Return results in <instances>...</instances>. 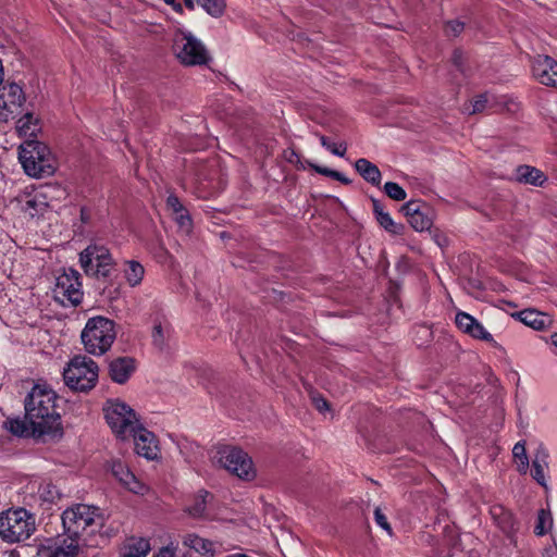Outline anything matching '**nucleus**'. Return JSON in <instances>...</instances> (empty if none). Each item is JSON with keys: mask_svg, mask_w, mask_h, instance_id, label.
Instances as JSON below:
<instances>
[{"mask_svg": "<svg viewBox=\"0 0 557 557\" xmlns=\"http://www.w3.org/2000/svg\"><path fill=\"white\" fill-rule=\"evenodd\" d=\"M313 404L320 412L329 410V404L323 397H313Z\"/></svg>", "mask_w": 557, "mask_h": 557, "instance_id": "obj_47", "label": "nucleus"}, {"mask_svg": "<svg viewBox=\"0 0 557 557\" xmlns=\"http://www.w3.org/2000/svg\"><path fill=\"white\" fill-rule=\"evenodd\" d=\"M532 74L536 81L557 88V62L548 55H537L532 63Z\"/></svg>", "mask_w": 557, "mask_h": 557, "instance_id": "obj_19", "label": "nucleus"}, {"mask_svg": "<svg viewBox=\"0 0 557 557\" xmlns=\"http://www.w3.org/2000/svg\"><path fill=\"white\" fill-rule=\"evenodd\" d=\"M166 206L171 210L172 214L182 213L185 210L184 206L175 195H170L166 199Z\"/></svg>", "mask_w": 557, "mask_h": 557, "instance_id": "obj_45", "label": "nucleus"}, {"mask_svg": "<svg viewBox=\"0 0 557 557\" xmlns=\"http://www.w3.org/2000/svg\"><path fill=\"white\" fill-rule=\"evenodd\" d=\"M377 223L392 234H400L403 226L394 222L388 212H379Z\"/></svg>", "mask_w": 557, "mask_h": 557, "instance_id": "obj_38", "label": "nucleus"}, {"mask_svg": "<svg viewBox=\"0 0 557 557\" xmlns=\"http://www.w3.org/2000/svg\"><path fill=\"white\" fill-rule=\"evenodd\" d=\"M24 310L17 300H12L8 293L0 290V319L10 326L22 322Z\"/></svg>", "mask_w": 557, "mask_h": 557, "instance_id": "obj_20", "label": "nucleus"}, {"mask_svg": "<svg viewBox=\"0 0 557 557\" xmlns=\"http://www.w3.org/2000/svg\"><path fill=\"white\" fill-rule=\"evenodd\" d=\"M63 377L70 388L79 392L89 391L97 383L98 366L86 356H75L64 369Z\"/></svg>", "mask_w": 557, "mask_h": 557, "instance_id": "obj_8", "label": "nucleus"}, {"mask_svg": "<svg viewBox=\"0 0 557 557\" xmlns=\"http://www.w3.org/2000/svg\"><path fill=\"white\" fill-rule=\"evenodd\" d=\"M320 143L321 145L327 149L330 152H332L335 156L344 157L347 150V147L344 143H334L326 136H320Z\"/></svg>", "mask_w": 557, "mask_h": 557, "instance_id": "obj_40", "label": "nucleus"}, {"mask_svg": "<svg viewBox=\"0 0 557 557\" xmlns=\"http://www.w3.org/2000/svg\"><path fill=\"white\" fill-rule=\"evenodd\" d=\"M210 458L213 465L224 468L242 480L250 481L256 476L251 458L240 448L220 445L211 450Z\"/></svg>", "mask_w": 557, "mask_h": 557, "instance_id": "obj_6", "label": "nucleus"}, {"mask_svg": "<svg viewBox=\"0 0 557 557\" xmlns=\"http://www.w3.org/2000/svg\"><path fill=\"white\" fill-rule=\"evenodd\" d=\"M111 472L127 491L138 495H144L148 492V486L140 482L124 462L120 460L112 461Z\"/></svg>", "mask_w": 557, "mask_h": 557, "instance_id": "obj_18", "label": "nucleus"}, {"mask_svg": "<svg viewBox=\"0 0 557 557\" xmlns=\"http://www.w3.org/2000/svg\"><path fill=\"white\" fill-rule=\"evenodd\" d=\"M79 263L86 274L107 276L113 265V259L107 247L91 244L79 253Z\"/></svg>", "mask_w": 557, "mask_h": 557, "instance_id": "obj_10", "label": "nucleus"}, {"mask_svg": "<svg viewBox=\"0 0 557 557\" xmlns=\"http://www.w3.org/2000/svg\"><path fill=\"white\" fill-rule=\"evenodd\" d=\"M38 498L46 504H54L60 497L59 488L50 481H44L37 491Z\"/></svg>", "mask_w": 557, "mask_h": 557, "instance_id": "obj_33", "label": "nucleus"}, {"mask_svg": "<svg viewBox=\"0 0 557 557\" xmlns=\"http://www.w3.org/2000/svg\"><path fill=\"white\" fill-rule=\"evenodd\" d=\"M169 332L168 323L156 321L152 330V341L154 346L162 348L165 345Z\"/></svg>", "mask_w": 557, "mask_h": 557, "instance_id": "obj_36", "label": "nucleus"}, {"mask_svg": "<svg viewBox=\"0 0 557 557\" xmlns=\"http://www.w3.org/2000/svg\"><path fill=\"white\" fill-rule=\"evenodd\" d=\"M177 553V544L171 542L166 546L161 547L152 557H175Z\"/></svg>", "mask_w": 557, "mask_h": 557, "instance_id": "obj_44", "label": "nucleus"}, {"mask_svg": "<svg viewBox=\"0 0 557 557\" xmlns=\"http://www.w3.org/2000/svg\"><path fill=\"white\" fill-rule=\"evenodd\" d=\"M457 327L470 337L490 343L495 348L502 346L494 339L493 335L474 317L465 312L457 311L455 317Z\"/></svg>", "mask_w": 557, "mask_h": 557, "instance_id": "obj_15", "label": "nucleus"}, {"mask_svg": "<svg viewBox=\"0 0 557 557\" xmlns=\"http://www.w3.org/2000/svg\"><path fill=\"white\" fill-rule=\"evenodd\" d=\"M550 339H552V344H553L555 347H557V333L553 334V335H552V337H550Z\"/></svg>", "mask_w": 557, "mask_h": 557, "instance_id": "obj_53", "label": "nucleus"}, {"mask_svg": "<svg viewBox=\"0 0 557 557\" xmlns=\"http://www.w3.org/2000/svg\"><path fill=\"white\" fill-rule=\"evenodd\" d=\"M374 521L375 523L382 528L389 536H393V529L387 521L386 515L383 512V510L380 507H376L374 509Z\"/></svg>", "mask_w": 557, "mask_h": 557, "instance_id": "obj_41", "label": "nucleus"}, {"mask_svg": "<svg viewBox=\"0 0 557 557\" xmlns=\"http://www.w3.org/2000/svg\"><path fill=\"white\" fill-rule=\"evenodd\" d=\"M106 521L104 513L99 507L76 504L62 513V524L66 535H91L100 531Z\"/></svg>", "mask_w": 557, "mask_h": 557, "instance_id": "obj_2", "label": "nucleus"}, {"mask_svg": "<svg viewBox=\"0 0 557 557\" xmlns=\"http://www.w3.org/2000/svg\"><path fill=\"white\" fill-rule=\"evenodd\" d=\"M4 429L17 437H40L46 433H39L36 425L25 416L24 418H8L3 423Z\"/></svg>", "mask_w": 557, "mask_h": 557, "instance_id": "obj_22", "label": "nucleus"}, {"mask_svg": "<svg viewBox=\"0 0 557 557\" xmlns=\"http://www.w3.org/2000/svg\"><path fill=\"white\" fill-rule=\"evenodd\" d=\"M104 418L116 437L129 440L133 432L140 424L136 412L119 399H110L103 407Z\"/></svg>", "mask_w": 557, "mask_h": 557, "instance_id": "obj_7", "label": "nucleus"}, {"mask_svg": "<svg viewBox=\"0 0 557 557\" xmlns=\"http://www.w3.org/2000/svg\"><path fill=\"white\" fill-rule=\"evenodd\" d=\"M123 272L127 284L132 287L139 285L145 275L143 264L135 260L126 261Z\"/></svg>", "mask_w": 557, "mask_h": 557, "instance_id": "obj_30", "label": "nucleus"}, {"mask_svg": "<svg viewBox=\"0 0 557 557\" xmlns=\"http://www.w3.org/2000/svg\"><path fill=\"white\" fill-rule=\"evenodd\" d=\"M197 3L212 17L221 16L226 7L224 0H199Z\"/></svg>", "mask_w": 557, "mask_h": 557, "instance_id": "obj_34", "label": "nucleus"}, {"mask_svg": "<svg viewBox=\"0 0 557 557\" xmlns=\"http://www.w3.org/2000/svg\"><path fill=\"white\" fill-rule=\"evenodd\" d=\"M48 203L40 193H36L32 196H28L23 205V210L29 214L30 216H35L37 214H41L45 212Z\"/></svg>", "mask_w": 557, "mask_h": 557, "instance_id": "obj_32", "label": "nucleus"}, {"mask_svg": "<svg viewBox=\"0 0 557 557\" xmlns=\"http://www.w3.org/2000/svg\"><path fill=\"white\" fill-rule=\"evenodd\" d=\"M166 4L172 5L175 10H182L180 3H176V0H163Z\"/></svg>", "mask_w": 557, "mask_h": 557, "instance_id": "obj_51", "label": "nucleus"}, {"mask_svg": "<svg viewBox=\"0 0 557 557\" xmlns=\"http://www.w3.org/2000/svg\"><path fill=\"white\" fill-rule=\"evenodd\" d=\"M173 51L178 61L187 66L206 65L211 60L205 45L188 30H177Z\"/></svg>", "mask_w": 557, "mask_h": 557, "instance_id": "obj_9", "label": "nucleus"}, {"mask_svg": "<svg viewBox=\"0 0 557 557\" xmlns=\"http://www.w3.org/2000/svg\"><path fill=\"white\" fill-rule=\"evenodd\" d=\"M57 394L47 385H35L25 399V412L39 433L60 431L61 417L57 412Z\"/></svg>", "mask_w": 557, "mask_h": 557, "instance_id": "obj_1", "label": "nucleus"}, {"mask_svg": "<svg viewBox=\"0 0 557 557\" xmlns=\"http://www.w3.org/2000/svg\"><path fill=\"white\" fill-rule=\"evenodd\" d=\"M384 191L391 199L396 201H403L407 197V193L405 191V189L394 182L385 183Z\"/></svg>", "mask_w": 557, "mask_h": 557, "instance_id": "obj_39", "label": "nucleus"}, {"mask_svg": "<svg viewBox=\"0 0 557 557\" xmlns=\"http://www.w3.org/2000/svg\"><path fill=\"white\" fill-rule=\"evenodd\" d=\"M408 223L417 232L429 231L433 224L434 212L426 203L411 200L401 207Z\"/></svg>", "mask_w": 557, "mask_h": 557, "instance_id": "obj_14", "label": "nucleus"}, {"mask_svg": "<svg viewBox=\"0 0 557 557\" xmlns=\"http://www.w3.org/2000/svg\"><path fill=\"white\" fill-rule=\"evenodd\" d=\"M553 525V518L549 511H546L545 509H541L537 513V520L534 528V532L536 535H544L546 534Z\"/></svg>", "mask_w": 557, "mask_h": 557, "instance_id": "obj_37", "label": "nucleus"}, {"mask_svg": "<svg viewBox=\"0 0 557 557\" xmlns=\"http://www.w3.org/2000/svg\"><path fill=\"white\" fill-rule=\"evenodd\" d=\"M131 438L134 440L135 451L137 455L147 460H156L159 457L160 448L156 435L144 428L141 423L132 433Z\"/></svg>", "mask_w": 557, "mask_h": 557, "instance_id": "obj_17", "label": "nucleus"}, {"mask_svg": "<svg viewBox=\"0 0 557 557\" xmlns=\"http://www.w3.org/2000/svg\"><path fill=\"white\" fill-rule=\"evenodd\" d=\"M54 299L63 306H77L83 299L82 282L79 273L74 269H67L57 277L53 289Z\"/></svg>", "mask_w": 557, "mask_h": 557, "instance_id": "obj_11", "label": "nucleus"}, {"mask_svg": "<svg viewBox=\"0 0 557 557\" xmlns=\"http://www.w3.org/2000/svg\"><path fill=\"white\" fill-rule=\"evenodd\" d=\"M196 1L198 2L199 0H196Z\"/></svg>", "mask_w": 557, "mask_h": 557, "instance_id": "obj_56", "label": "nucleus"}, {"mask_svg": "<svg viewBox=\"0 0 557 557\" xmlns=\"http://www.w3.org/2000/svg\"><path fill=\"white\" fill-rule=\"evenodd\" d=\"M355 170L368 183L379 186L382 181V174L379 168L366 158H360L355 162Z\"/></svg>", "mask_w": 557, "mask_h": 557, "instance_id": "obj_25", "label": "nucleus"}, {"mask_svg": "<svg viewBox=\"0 0 557 557\" xmlns=\"http://www.w3.org/2000/svg\"><path fill=\"white\" fill-rule=\"evenodd\" d=\"M435 240H436L437 245H440V246L442 245V243L437 236L435 237Z\"/></svg>", "mask_w": 557, "mask_h": 557, "instance_id": "obj_55", "label": "nucleus"}, {"mask_svg": "<svg viewBox=\"0 0 557 557\" xmlns=\"http://www.w3.org/2000/svg\"><path fill=\"white\" fill-rule=\"evenodd\" d=\"M463 29V24L459 21H450L445 26V33L448 36H457Z\"/></svg>", "mask_w": 557, "mask_h": 557, "instance_id": "obj_46", "label": "nucleus"}, {"mask_svg": "<svg viewBox=\"0 0 557 557\" xmlns=\"http://www.w3.org/2000/svg\"><path fill=\"white\" fill-rule=\"evenodd\" d=\"M334 180L345 184V185H349L351 183V180H349L347 176H345L343 173L338 172V171H335L334 174H333V177Z\"/></svg>", "mask_w": 557, "mask_h": 557, "instance_id": "obj_49", "label": "nucleus"}, {"mask_svg": "<svg viewBox=\"0 0 557 557\" xmlns=\"http://www.w3.org/2000/svg\"><path fill=\"white\" fill-rule=\"evenodd\" d=\"M81 337L88 354L101 356L110 349L116 337L115 324L108 318L92 317L88 319Z\"/></svg>", "mask_w": 557, "mask_h": 557, "instance_id": "obj_4", "label": "nucleus"}, {"mask_svg": "<svg viewBox=\"0 0 557 557\" xmlns=\"http://www.w3.org/2000/svg\"><path fill=\"white\" fill-rule=\"evenodd\" d=\"M183 544L200 554H211L214 550L213 542L202 539L197 534L190 533L184 536Z\"/></svg>", "mask_w": 557, "mask_h": 557, "instance_id": "obj_29", "label": "nucleus"}, {"mask_svg": "<svg viewBox=\"0 0 557 557\" xmlns=\"http://www.w3.org/2000/svg\"><path fill=\"white\" fill-rule=\"evenodd\" d=\"M516 180L520 183L540 186L545 181L544 174L530 165H520L516 170Z\"/></svg>", "mask_w": 557, "mask_h": 557, "instance_id": "obj_27", "label": "nucleus"}, {"mask_svg": "<svg viewBox=\"0 0 557 557\" xmlns=\"http://www.w3.org/2000/svg\"><path fill=\"white\" fill-rule=\"evenodd\" d=\"M40 129V120L30 112L25 113L16 122V132L22 137H35Z\"/></svg>", "mask_w": 557, "mask_h": 557, "instance_id": "obj_26", "label": "nucleus"}, {"mask_svg": "<svg viewBox=\"0 0 557 557\" xmlns=\"http://www.w3.org/2000/svg\"><path fill=\"white\" fill-rule=\"evenodd\" d=\"M497 511H503V508L502 507H495L492 512L493 515H496Z\"/></svg>", "mask_w": 557, "mask_h": 557, "instance_id": "obj_54", "label": "nucleus"}, {"mask_svg": "<svg viewBox=\"0 0 557 557\" xmlns=\"http://www.w3.org/2000/svg\"><path fill=\"white\" fill-rule=\"evenodd\" d=\"M512 456L518 463V471L525 473L529 468V459L525 451L524 442H518L512 448Z\"/></svg>", "mask_w": 557, "mask_h": 557, "instance_id": "obj_35", "label": "nucleus"}, {"mask_svg": "<svg viewBox=\"0 0 557 557\" xmlns=\"http://www.w3.org/2000/svg\"><path fill=\"white\" fill-rule=\"evenodd\" d=\"M547 453L545 450L537 451L533 462L531 473L533 479L541 484L542 486H546L545 481V470L547 469Z\"/></svg>", "mask_w": 557, "mask_h": 557, "instance_id": "obj_31", "label": "nucleus"}, {"mask_svg": "<svg viewBox=\"0 0 557 557\" xmlns=\"http://www.w3.org/2000/svg\"><path fill=\"white\" fill-rule=\"evenodd\" d=\"M15 244L3 233H0V271L9 278H18L22 274V263L16 262Z\"/></svg>", "mask_w": 557, "mask_h": 557, "instance_id": "obj_16", "label": "nucleus"}, {"mask_svg": "<svg viewBox=\"0 0 557 557\" xmlns=\"http://www.w3.org/2000/svg\"><path fill=\"white\" fill-rule=\"evenodd\" d=\"M184 2H185V5H186L188 9H190V10H193V9H194V0H184Z\"/></svg>", "mask_w": 557, "mask_h": 557, "instance_id": "obj_52", "label": "nucleus"}, {"mask_svg": "<svg viewBox=\"0 0 557 557\" xmlns=\"http://www.w3.org/2000/svg\"><path fill=\"white\" fill-rule=\"evenodd\" d=\"M150 550L148 539L132 536L125 542L120 557H147Z\"/></svg>", "mask_w": 557, "mask_h": 557, "instance_id": "obj_24", "label": "nucleus"}, {"mask_svg": "<svg viewBox=\"0 0 557 557\" xmlns=\"http://www.w3.org/2000/svg\"><path fill=\"white\" fill-rule=\"evenodd\" d=\"M18 159L25 173L35 178L52 175L55 171L49 147L38 140H27L21 145Z\"/></svg>", "mask_w": 557, "mask_h": 557, "instance_id": "obj_3", "label": "nucleus"}, {"mask_svg": "<svg viewBox=\"0 0 557 557\" xmlns=\"http://www.w3.org/2000/svg\"><path fill=\"white\" fill-rule=\"evenodd\" d=\"M312 168L314 169V171L321 175H324V176H329V177H333V174L335 172V170H331L329 168H324V166H320V165H312Z\"/></svg>", "mask_w": 557, "mask_h": 557, "instance_id": "obj_48", "label": "nucleus"}, {"mask_svg": "<svg viewBox=\"0 0 557 557\" xmlns=\"http://www.w3.org/2000/svg\"><path fill=\"white\" fill-rule=\"evenodd\" d=\"M512 317L536 331L550 329L554 322L548 313L531 308L521 310Z\"/></svg>", "mask_w": 557, "mask_h": 557, "instance_id": "obj_21", "label": "nucleus"}, {"mask_svg": "<svg viewBox=\"0 0 557 557\" xmlns=\"http://www.w3.org/2000/svg\"><path fill=\"white\" fill-rule=\"evenodd\" d=\"M135 371V361L129 357H121L111 361L109 372L112 381L119 384L125 383Z\"/></svg>", "mask_w": 557, "mask_h": 557, "instance_id": "obj_23", "label": "nucleus"}, {"mask_svg": "<svg viewBox=\"0 0 557 557\" xmlns=\"http://www.w3.org/2000/svg\"><path fill=\"white\" fill-rule=\"evenodd\" d=\"M81 552L78 536L67 535L45 541L38 546V557H77Z\"/></svg>", "mask_w": 557, "mask_h": 557, "instance_id": "obj_13", "label": "nucleus"}, {"mask_svg": "<svg viewBox=\"0 0 557 557\" xmlns=\"http://www.w3.org/2000/svg\"><path fill=\"white\" fill-rule=\"evenodd\" d=\"M487 98L485 95L478 96L466 110L469 114L482 112L485 109Z\"/></svg>", "mask_w": 557, "mask_h": 557, "instance_id": "obj_42", "label": "nucleus"}, {"mask_svg": "<svg viewBox=\"0 0 557 557\" xmlns=\"http://www.w3.org/2000/svg\"><path fill=\"white\" fill-rule=\"evenodd\" d=\"M35 530V516L24 508H12L0 513V536L8 543L26 541Z\"/></svg>", "mask_w": 557, "mask_h": 557, "instance_id": "obj_5", "label": "nucleus"}, {"mask_svg": "<svg viewBox=\"0 0 557 557\" xmlns=\"http://www.w3.org/2000/svg\"><path fill=\"white\" fill-rule=\"evenodd\" d=\"M210 494L207 491H199L195 495L193 504L186 506L185 511L188 513V516L193 518L206 517L208 519H212L211 517L206 515V506Z\"/></svg>", "mask_w": 557, "mask_h": 557, "instance_id": "obj_28", "label": "nucleus"}, {"mask_svg": "<svg viewBox=\"0 0 557 557\" xmlns=\"http://www.w3.org/2000/svg\"><path fill=\"white\" fill-rule=\"evenodd\" d=\"M373 212L375 214V218H379V212H385L383 207L377 200H373Z\"/></svg>", "mask_w": 557, "mask_h": 557, "instance_id": "obj_50", "label": "nucleus"}, {"mask_svg": "<svg viewBox=\"0 0 557 557\" xmlns=\"http://www.w3.org/2000/svg\"><path fill=\"white\" fill-rule=\"evenodd\" d=\"M26 101L23 88L16 83H7L0 86V122L14 120Z\"/></svg>", "mask_w": 557, "mask_h": 557, "instance_id": "obj_12", "label": "nucleus"}, {"mask_svg": "<svg viewBox=\"0 0 557 557\" xmlns=\"http://www.w3.org/2000/svg\"><path fill=\"white\" fill-rule=\"evenodd\" d=\"M174 220L178 226L184 231H189L191 227V219L188 211L185 209L182 213H174Z\"/></svg>", "mask_w": 557, "mask_h": 557, "instance_id": "obj_43", "label": "nucleus"}]
</instances>
